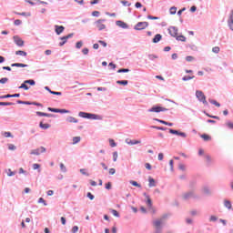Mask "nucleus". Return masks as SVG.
<instances>
[{
  "label": "nucleus",
  "mask_w": 233,
  "mask_h": 233,
  "mask_svg": "<svg viewBox=\"0 0 233 233\" xmlns=\"http://www.w3.org/2000/svg\"><path fill=\"white\" fill-rule=\"evenodd\" d=\"M116 25L120 26V28H128V25L121 20L116 21Z\"/></svg>",
  "instance_id": "4468645a"
},
{
  "label": "nucleus",
  "mask_w": 233,
  "mask_h": 233,
  "mask_svg": "<svg viewBox=\"0 0 233 233\" xmlns=\"http://www.w3.org/2000/svg\"><path fill=\"white\" fill-rule=\"evenodd\" d=\"M186 61H187L188 63H191V61H194V56H186Z\"/></svg>",
  "instance_id": "a19ab883"
},
{
  "label": "nucleus",
  "mask_w": 233,
  "mask_h": 233,
  "mask_svg": "<svg viewBox=\"0 0 233 233\" xmlns=\"http://www.w3.org/2000/svg\"><path fill=\"white\" fill-rule=\"evenodd\" d=\"M117 157H118V155H117V151H115L114 153H113V161H117Z\"/></svg>",
  "instance_id": "79ce46f5"
},
{
  "label": "nucleus",
  "mask_w": 233,
  "mask_h": 233,
  "mask_svg": "<svg viewBox=\"0 0 233 233\" xmlns=\"http://www.w3.org/2000/svg\"><path fill=\"white\" fill-rule=\"evenodd\" d=\"M36 116H40L41 117H52V115L41 111H37Z\"/></svg>",
  "instance_id": "2eb2a0df"
},
{
  "label": "nucleus",
  "mask_w": 233,
  "mask_h": 233,
  "mask_svg": "<svg viewBox=\"0 0 233 233\" xmlns=\"http://www.w3.org/2000/svg\"><path fill=\"white\" fill-rule=\"evenodd\" d=\"M161 225H163L162 219H157V220L153 221L154 228H161Z\"/></svg>",
  "instance_id": "9b49d317"
},
{
  "label": "nucleus",
  "mask_w": 233,
  "mask_h": 233,
  "mask_svg": "<svg viewBox=\"0 0 233 233\" xmlns=\"http://www.w3.org/2000/svg\"><path fill=\"white\" fill-rule=\"evenodd\" d=\"M39 168H41V165H39V164H33V169L34 170H39Z\"/></svg>",
  "instance_id": "de8ad7c7"
},
{
  "label": "nucleus",
  "mask_w": 233,
  "mask_h": 233,
  "mask_svg": "<svg viewBox=\"0 0 233 233\" xmlns=\"http://www.w3.org/2000/svg\"><path fill=\"white\" fill-rule=\"evenodd\" d=\"M21 23H22V21L20 19L15 20V26H19V25H21Z\"/></svg>",
  "instance_id": "338daca9"
},
{
  "label": "nucleus",
  "mask_w": 233,
  "mask_h": 233,
  "mask_svg": "<svg viewBox=\"0 0 233 233\" xmlns=\"http://www.w3.org/2000/svg\"><path fill=\"white\" fill-rule=\"evenodd\" d=\"M50 94H53V96H62L61 92H56V91H50Z\"/></svg>",
  "instance_id": "e2e57ef3"
},
{
  "label": "nucleus",
  "mask_w": 233,
  "mask_h": 233,
  "mask_svg": "<svg viewBox=\"0 0 233 233\" xmlns=\"http://www.w3.org/2000/svg\"><path fill=\"white\" fill-rule=\"evenodd\" d=\"M111 214H113L115 218H119V213L116 209H111Z\"/></svg>",
  "instance_id": "72a5a7b5"
},
{
  "label": "nucleus",
  "mask_w": 233,
  "mask_h": 233,
  "mask_svg": "<svg viewBox=\"0 0 233 233\" xmlns=\"http://www.w3.org/2000/svg\"><path fill=\"white\" fill-rule=\"evenodd\" d=\"M201 137H202V139H204V141H210V139H211L210 136L206 135V134L201 135Z\"/></svg>",
  "instance_id": "c756f323"
},
{
  "label": "nucleus",
  "mask_w": 233,
  "mask_h": 233,
  "mask_svg": "<svg viewBox=\"0 0 233 233\" xmlns=\"http://www.w3.org/2000/svg\"><path fill=\"white\" fill-rule=\"evenodd\" d=\"M117 85H123L124 86H127L128 85V80H118L116 81Z\"/></svg>",
  "instance_id": "b1692460"
},
{
  "label": "nucleus",
  "mask_w": 233,
  "mask_h": 233,
  "mask_svg": "<svg viewBox=\"0 0 233 233\" xmlns=\"http://www.w3.org/2000/svg\"><path fill=\"white\" fill-rule=\"evenodd\" d=\"M169 133L170 134H175L176 136H181V137H187V134H185L183 132H179L177 130L169 129Z\"/></svg>",
  "instance_id": "f8f14e48"
},
{
  "label": "nucleus",
  "mask_w": 233,
  "mask_h": 233,
  "mask_svg": "<svg viewBox=\"0 0 233 233\" xmlns=\"http://www.w3.org/2000/svg\"><path fill=\"white\" fill-rule=\"evenodd\" d=\"M168 32H169L170 35H172V37H177V32H178L177 27L170 26L168 28Z\"/></svg>",
  "instance_id": "6e6552de"
},
{
  "label": "nucleus",
  "mask_w": 233,
  "mask_h": 233,
  "mask_svg": "<svg viewBox=\"0 0 233 233\" xmlns=\"http://www.w3.org/2000/svg\"><path fill=\"white\" fill-rule=\"evenodd\" d=\"M196 96L198 97V101H201V103H203V105H208V102H207V96H205L203 91H197Z\"/></svg>",
  "instance_id": "f03ea898"
},
{
  "label": "nucleus",
  "mask_w": 233,
  "mask_h": 233,
  "mask_svg": "<svg viewBox=\"0 0 233 233\" xmlns=\"http://www.w3.org/2000/svg\"><path fill=\"white\" fill-rule=\"evenodd\" d=\"M14 103L12 102H0V106H12Z\"/></svg>",
  "instance_id": "393cba45"
},
{
  "label": "nucleus",
  "mask_w": 233,
  "mask_h": 233,
  "mask_svg": "<svg viewBox=\"0 0 233 233\" xmlns=\"http://www.w3.org/2000/svg\"><path fill=\"white\" fill-rule=\"evenodd\" d=\"M49 127H50L49 124H44L43 122H40V128L46 130Z\"/></svg>",
  "instance_id": "c85d7f7f"
},
{
  "label": "nucleus",
  "mask_w": 233,
  "mask_h": 233,
  "mask_svg": "<svg viewBox=\"0 0 233 233\" xmlns=\"http://www.w3.org/2000/svg\"><path fill=\"white\" fill-rule=\"evenodd\" d=\"M126 143L127 145H139L141 143V140H136V139L132 140L130 138H127Z\"/></svg>",
  "instance_id": "ddd939ff"
},
{
  "label": "nucleus",
  "mask_w": 233,
  "mask_h": 233,
  "mask_svg": "<svg viewBox=\"0 0 233 233\" xmlns=\"http://www.w3.org/2000/svg\"><path fill=\"white\" fill-rule=\"evenodd\" d=\"M154 233H163L161 228H155V232Z\"/></svg>",
  "instance_id": "69168bd1"
},
{
  "label": "nucleus",
  "mask_w": 233,
  "mask_h": 233,
  "mask_svg": "<svg viewBox=\"0 0 233 233\" xmlns=\"http://www.w3.org/2000/svg\"><path fill=\"white\" fill-rule=\"evenodd\" d=\"M176 37V39H177V41H181L182 43H185V41H187V37H185V35H177V36H175Z\"/></svg>",
  "instance_id": "aec40b11"
},
{
  "label": "nucleus",
  "mask_w": 233,
  "mask_h": 233,
  "mask_svg": "<svg viewBox=\"0 0 233 233\" xmlns=\"http://www.w3.org/2000/svg\"><path fill=\"white\" fill-rule=\"evenodd\" d=\"M47 110H49V112H55L56 114H59V109L57 108L48 107Z\"/></svg>",
  "instance_id": "e433bc0d"
},
{
  "label": "nucleus",
  "mask_w": 233,
  "mask_h": 233,
  "mask_svg": "<svg viewBox=\"0 0 233 233\" xmlns=\"http://www.w3.org/2000/svg\"><path fill=\"white\" fill-rule=\"evenodd\" d=\"M0 83H1V85H5V83H8V78H6V77L1 78Z\"/></svg>",
  "instance_id": "37998d69"
},
{
  "label": "nucleus",
  "mask_w": 233,
  "mask_h": 233,
  "mask_svg": "<svg viewBox=\"0 0 233 233\" xmlns=\"http://www.w3.org/2000/svg\"><path fill=\"white\" fill-rule=\"evenodd\" d=\"M127 73V72H130V69H125V68H122V69H119L118 71H117V73L118 74H121V73Z\"/></svg>",
  "instance_id": "3c124183"
},
{
  "label": "nucleus",
  "mask_w": 233,
  "mask_h": 233,
  "mask_svg": "<svg viewBox=\"0 0 233 233\" xmlns=\"http://www.w3.org/2000/svg\"><path fill=\"white\" fill-rule=\"evenodd\" d=\"M168 109L160 106H155L153 107H151L150 109H148V112H156V113H159V112H167Z\"/></svg>",
  "instance_id": "20e7f679"
},
{
  "label": "nucleus",
  "mask_w": 233,
  "mask_h": 233,
  "mask_svg": "<svg viewBox=\"0 0 233 233\" xmlns=\"http://www.w3.org/2000/svg\"><path fill=\"white\" fill-rule=\"evenodd\" d=\"M17 15H26L27 17H30L31 14L29 12L27 13H15Z\"/></svg>",
  "instance_id": "49530a36"
},
{
  "label": "nucleus",
  "mask_w": 233,
  "mask_h": 233,
  "mask_svg": "<svg viewBox=\"0 0 233 233\" xmlns=\"http://www.w3.org/2000/svg\"><path fill=\"white\" fill-rule=\"evenodd\" d=\"M147 19H151V20H153V21H157V19H159V17L148 15V16H147Z\"/></svg>",
  "instance_id": "13d9d810"
},
{
  "label": "nucleus",
  "mask_w": 233,
  "mask_h": 233,
  "mask_svg": "<svg viewBox=\"0 0 233 233\" xmlns=\"http://www.w3.org/2000/svg\"><path fill=\"white\" fill-rule=\"evenodd\" d=\"M19 88H24V90H28L29 89L28 86L25 82L19 86Z\"/></svg>",
  "instance_id": "4c0bfd02"
},
{
  "label": "nucleus",
  "mask_w": 233,
  "mask_h": 233,
  "mask_svg": "<svg viewBox=\"0 0 233 233\" xmlns=\"http://www.w3.org/2000/svg\"><path fill=\"white\" fill-rule=\"evenodd\" d=\"M81 141V137H73V145H77Z\"/></svg>",
  "instance_id": "bb28decb"
},
{
  "label": "nucleus",
  "mask_w": 233,
  "mask_h": 233,
  "mask_svg": "<svg viewBox=\"0 0 233 233\" xmlns=\"http://www.w3.org/2000/svg\"><path fill=\"white\" fill-rule=\"evenodd\" d=\"M121 3L123 4V5L124 6H130V3H128V1H125V0H123V1H121Z\"/></svg>",
  "instance_id": "052dcab7"
},
{
  "label": "nucleus",
  "mask_w": 233,
  "mask_h": 233,
  "mask_svg": "<svg viewBox=\"0 0 233 233\" xmlns=\"http://www.w3.org/2000/svg\"><path fill=\"white\" fill-rule=\"evenodd\" d=\"M147 198V205H148L149 207H152V199L150 198L149 196H146Z\"/></svg>",
  "instance_id": "473e14b6"
},
{
  "label": "nucleus",
  "mask_w": 233,
  "mask_h": 233,
  "mask_svg": "<svg viewBox=\"0 0 233 233\" xmlns=\"http://www.w3.org/2000/svg\"><path fill=\"white\" fill-rule=\"evenodd\" d=\"M178 168H179L180 170H187V167H185V164H179V165H178Z\"/></svg>",
  "instance_id": "6e6d98bb"
},
{
  "label": "nucleus",
  "mask_w": 233,
  "mask_h": 233,
  "mask_svg": "<svg viewBox=\"0 0 233 233\" xmlns=\"http://www.w3.org/2000/svg\"><path fill=\"white\" fill-rule=\"evenodd\" d=\"M209 103H211V105H215V106H221V104H219L218 101L214 100V99H209Z\"/></svg>",
  "instance_id": "cd10ccee"
},
{
  "label": "nucleus",
  "mask_w": 233,
  "mask_h": 233,
  "mask_svg": "<svg viewBox=\"0 0 233 233\" xmlns=\"http://www.w3.org/2000/svg\"><path fill=\"white\" fill-rule=\"evenodd\" d=\"M3 136H4V137H14L12 136V133H10V132H4V133H3Z\"/></svg>",
  "instance_id": "58836bf2"
},
{
  "label": "nucleus",
  "mask_w": 233,
  "mask_h": 233,
  "mask_svg": "<svg viewBox=\"0 0 233 233\" xmlns=\"http://www.w3.org/2000/svg\"><path fill=\"white\" fill-rule=\"evenodd\" d=\"M148 181H149V187H156V180L154 178L149 177Z\"/></svg>",
  "instance_id": "a878e982"
},
{
  "label": "nucleus",
  "mask_w": 233,
  "mask_h": 233,
  "mask_svg": "<svg viewBox=\"0 0 233 233\" xmlns=\"http://www.w3.org/2000/svg\"><path fill=\"white\" fill-rule=\"evenodd\" d=\"M45 152H46V148H45L44 147H41L39 148L31 150L30 154L33 156H39L40 154H43Z\"/></svg>",
  "instance_id": "423d86ee"
},
{
  "label": "nucleus",
  "mask_w": 233,
  "mask_h": 233,
  "mask_svg": "<svg viewBox=\"0 0 233 233\" xmlns=\"http://www.w3.org/2000/svg\"><path fill=\"white\" fill-rule=\"evenodd\" d=\"M192 198H194V192H188L183 195L184 199H190Z\"/></svg>",
  "instance_id": "dca6fc26"
},
{
  "label": "nucleus",
  "mask_w": 233,
  "mask_h": 233,
  "mask_svg": "<svg viewBox=\"0 0 233 233\" xmlns=\"http://www.w3.org/2000/svg\"><path fill=\"white\" fill-rule=\"evenodd\" d=\"M83 46V42L79 41L76 45V48H81Z\"/></svg>",
  "instance_id": "bf43d9fd"
},
{
  "label": "nucleus",
  "mask_w": 233,
  "mask_h": 233,
  "mask_svg": "<svg viewBox=\"0 0 233 233\" xmlns=\"http://www.w3.org/2000/svg\"><path fill=\"white\" fill-rule=\"evenodd\" d=\"M70 37H74V34L71 33L66 36L61 37L60 39L62 42L59 43V46H63L66 43V41L70 39Z\"/></svg>",
  "instance_id": "0eeeda50"
},
{
  "label": "nucleus",
  "mask_w": 233,
  "mask_h": 233,
  "mask_svg": "<svg viewBox=\"0 0 233 233\" xmlns=\"http://www.w3.org/2000/svg\"><path fill=\"white\" fill-rule=\"evenodd\" d=\"M162 36L161 35L157 34L155 35V37L153 38V43H159V41H161Z\"/></svg>",
  "instance_id": "412c9836"
},
{
  "label": "nucleus",
  "mask_w": 233,
  "mask_h": 233,
  "mask_svg": "<svg viewBox=\"0 0 233 233\" xmlns=\"http://www.w3.org/2000/svg\"><path fill=\"white\" fill-rule=\"evenodd\" d=\"M66 121H67L68 123H78L77 118H76V117H74V116H68V117L66 118Z\"/></svg>",
  "instance_id": "6ab92c4d"
},
{
  "label": "nucleus",
  "mask_w": 233,
  "mask_h": 233,
  "mask_svg": "<svg viewBox=\"0 0 233 233\" xmlns=\"http://www.w3.org/2000/svg\"><path fill=\"white\" fill-rule=\"evenodd\" d=\"M226 127H228V128H231V130H233V123L232 122H227Z\"/></svg>",
  "instance_id": "603ef678"
},
{
  "label": "nucleus",
  "mask_w": 233,
  "mask_h": 233,
  "mask_svg": "<svg viewBox=\"0 0 233 233\" xmlns=\"http://www.w3.org/2000/svg\"><path fill=\"white\" fill-rule=\"evenodd\" d=\"M15 56H22V57H26L27 54L25 51L18 50L15 51Z\"/></svg>",
  "instance_id": "4be33fe9"
},
{
  "label": "nucleus",
  "mask_w": 233,
  "mask_h": 233,
  "mask_svg": "<svg viewBox=\"0 0 233 233\" xmlns=\"http://www.w3.org/2000/svg\"><path fill=\"white\" fill-rule=\"evenodd\" d=\"M78 116L79 117H83L84 119H103L101 116L86 112H79Z\"/></svg>",
  "instance_id": "f257e3e1"
},
{
  "label": "nucleus",
  "mask_w": 233,
  "mask_h": 233,
  "mask_svg": "<svg viewBox=\"0 0 233 233\" xmlns=\"http://www.w3.org/2000/svg\"><path fill=\"white\" fill-rule=\"evenodd\" d=\"M92 15H93L94 17H99V11H94V12L92 13Z\"/></svg>",
  "instance_id": "0e129e2a"
},
{
  "label": "nucleus",
  "mask_w": 233,
  "mask_h": 233,
  "mask_svg": "<svg viewBox=\"0 0 233 233\" xmlns=\"http://www.w3.org/2000/svg\"><path fill=\"white\" fill-rule=\"evenodd\" d=\"M25 83L26 85H31V86H34V85H35V80H32V79H30V80H25Z\"/></svg>",
  "instance_id": "2f4dec72"
},
{
  "label": "nucleus",
  "mask_w": 233,
  "mask_h": 233,
  "mask_svg": "<svg viewBox=\"0 0 233 233\" xmlns=\"http://www.w3.org/2000/svg\"><path fill=\"white\" fill-rule=\"evenodd\" d=\"M134 28L136 30H145V28H148V22H138Z\"/></svg>",
  "instance_id": "39448f33"
},
{
  "label": "nucleus",
  "mask_w": 233,
  "mask_h": 233,
  "mask_svg": "<svg viewBox=\"0 0 233 233\" xmlns=\"http://www.w3.org/2000/svg\"><path fill=\"white\" fill-rule=\"evenodd\" d=\"M184 81H190V79H194V76H186L182 78Z\"/></svg>",
  "instance_id": "09e8293b"
},
{
  "label": "nucleus",
  "mask_w": 233,
  "mask_h": 233,
  "mask_svg": "<svg viewBox=\"0 0 233 233\" xmlns=\"http://www.w3.org/2000/svg\"><path fill=\"white\" fill-rule=\"evenodd\" d=\"M145 167L147 168V170H152V166L150 165V163H146Z\"/></svg>",
  "instance_id": "5fc2aeb1"
},
{
  "label": "nucleus",
  "mask_w": 233,
  "mask_h": 233,
  "mask_svg": "<svg viewBox=\"0 0 233 233\" xmlns=\"http://www.w3.org/2000/svg\"><path fill=\"white\" fill-rule=\"evenodd\" d=\"M60 168H61L62 172H66V167H65V164L61 163Z\"/></svg>",
  "instance_id": "4d7b16f0"
},
{
  "label": "nucleus",
  "mask_w": 233,
  "mask_h": 233,
  "mask_svg": "<svg viewBox=\"0 0 233 233\" xmlns=\"http://www.w3.org/2000/svg\"><path fill=\"white\" fill-rule=\"evenodd\" d=\"M11 66H17V67H20V68H26V66H28V65L21 64V63H15V64H12Z\"/></svg>",
  "instance_id": "f3484780"
},
{
  "label": "nucleus",
  "mask_w": 233,
  "mask_h": 233,
  "mask_svg": "<svg viewBox=\"0 0 233 233\" xmlns=\"http://www.w3.org/2000/svg\"><path fill=\"white\" fill-rule=\"evenodd\" d=\"M157 121H158V123H162V125H167V127H174V124L170 123V122H167V121L159 120V119H157Z\"/></svg>",
  "instance_id": "5701e85b"
},
{
  "label": "nucleus",
  "mask_w": 233,
  "mask_h": 233,
  "mask_svg": "<svg viewBox=\"0 0 233 233\" xmlns=\"http://www.w3.org/2000/svg\"><path fill=\"white\" fill-rule=\"evenodd\" d=\"M38 203H43V205L45 206V207H46V201L45 200V198H40L39 199H38Z\"/></svg>",
  "instance_id": "a18cd8bd"
},
{
  "label": "nucleus",
  "mask_w": 233,
  "mask_h": 233,
  "mask_svg": "<svg viewBox=\"0 0 233 233\" xmlns=\"http://www.w3.org/2000/svg\"><path fill=\"white\" fill-rule=\"evenodd\" d=\"M169 12H170V14H171L172 15H174V14H176V12H177V8H176V7H171L170 10H169Z\"/></svg>",
  "instance_id": "c03bdc74"
},
{
  "label": "nucleus",
  "mask_w": 233,
  "mask_h": 233,
  "mask_svg": "<svg viewBox=\"0 0 233 233\" xmlns=\"http://www.w3.org/2000/svg\"><path fill=\"white\" fill-rule=\"evenodd\" d=\"M130 185H133V187H137V188H141V186L139 183H137V181L131 180Z\"/></svg>",
  "instance_id": "7c9ffc66"
},
{
  "label": "nucleus",
  "mask_w": 233,
  "mask_h": 233,
  "mask_svg": "<svg viewBox=\"0 0 233 233\" xmlns=\"http://www.w3.org/2000/svg\"><path fill=\"white\" fill-rule=\"evenodd\" d=\"M109 145L114 148V147H117V144H116V141L114 139H109Z\"/></svg>",
  "instance_id": "f704fd0d"
},
{
  "label": "nucleus",
  "mask_w": 233,
  "mask_h": 233,
  "mask_svg": "<svg viewBox=\"0 0 233 233\" xmlns=\"http://www.w3.org/2000/svg\"><path fill=\"white\" fill-rule=\"evenodd\" d=\"M15 146L14 144H8V149L9 150H15Z\"/></svg>",
  "instance_id": "864d4df0"
},
{
  "label": "nucleus",
  "mask_w": 233,
  "mask_h": 233,
  "mask_svg": "<svg viewBox=\"0 0 233 233\" xmlns=\"http://www.w3.org/2000/svg\"><path fill=\"white\" fill-rule=\"evenodd\" d=\"M80 172L83 174V176H90L88 172H86V169L85 168L80 169Z\"/></svg>",
  "instance_id": "8fccbe9b"
},
{
  "label": "nucleus",
  "mask_w": 233,
  "mask_h": 233,
  "mask_svg": "<svg viewBox=\"0 0 233 233\" xmlns=\"http://www.w3.org/2000/svg\"><path fill=\"white\" fill-rule=\"evenodd\" d=\"M7 176L11 177L12 176H15V171H12V169L7 170Z\"/></svg>",
  "instance_id": "c9c22d12"
},
{
  "label": "nucleus",
  "mask_w": 233,
  "mask_h": 233,
  "mask_svg": "<svg viewBox=\"0 0 233 233\" xmlns=\"http://www.w3.org/2000/svg\"><path fill=\"white\" fill-rule=\"evenodd\" d=\"M77 230H79V228L77 226L73 227V228H72L73 233L77 232Z\"/></svg>",
  "instance_id": "774afa93"
},
{
  "label": "nucleus",
  "mask_w": 233,
  "mask_h": 233,
  "mask_svg": "<svg viewBox=\"0 0 233 233\" xmlns=\"http://www.w3.org/2000/svg\"><path fill=\"white\" fill-rule=\"evenodd\" d=\"M88 52L89 50L86 47L82 50V53L84 54V56H88Z\"/></svg>",
  "instance_id": "680f3d73"
},
{
  "label": "nucleus",
  "mask_w": 233,
  "mask_h": 233,
  "mask_svg": "<svg viewBox=\"0 0 233 233\" xmlns=\"http://www.w3.org/2000/svg\"><path fill=\"white\" fill-rule=\"evenodd\" d=\"M15 45H17V46H25V41H23V39H21V37L15 35L13 37Z\"/></svg>",
  "instance_id": "1a4fd4ad"
},
{
  "label": "nucleus",
  "mask_w": 233,
  "mask_h": 233,
  "mask_svg": "<svg viewBox=\"0 0 233 233\" xmlns=\"http://www.w3.org/2000/svg\"><path fill=\"white\" fill-rule=\"evenodd\" d=\"M105 19H98L97 21L95 22L96 27L98 30H105L106 28V25L104 24L105 23Z\"/></svg>",
  "instance_id": "7ed1b4c3"
},
{
  "label": "nucleus",
  "mask_w": 233,
  "mask_h": 233,
  "mask_svg": "<svg viewBox=\"0 0 233 233\" xmlns=\"http://www.w3.org/2000/svg\"><path fill=\"white\" fill-rule=\"evenodd\" d=\"M219 46H215V47H213L212 48V52L214 53V54H219Z\"/></svg>",
  "instance_id": "ea45409f"
},
{
  "label": "nucleus",
  "mask_w": 233,
  "mask_h": 233,
  "mask_svg": "<svg viewBox=\"0 0 233 233\" xmlns=\"http://www.w3.org/2000/svg\"><path fill=\"white\" fill-rule=\"evenodd\" d=\"M224 206L226 207V208H228V210L232 208V203L230 202V200H224Z\"/></svg>",
  "instance_id": "a211bd4d"
},
{
  "label": "nucleus",
  "mask_w": 233,
  "mask_h": 233,
  "mask_svg": "<svg viewBox=\"0 0 233 233\" xmlns=\"http://www.w3.org/2000/svg\"><path fill=\"white\" fill-rule=\"evenodd\" d=\"M55 28H56V34L57 35H61V34L65 32V26L63 25H55Z\"/></svg>",
  "instance_id": "9d476101"
}]
</instances>
